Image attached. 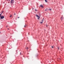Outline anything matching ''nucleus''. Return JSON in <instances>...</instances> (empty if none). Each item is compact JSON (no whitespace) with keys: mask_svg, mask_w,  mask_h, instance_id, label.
Returning <instances> with one entry per match:
<instances>
[{"mask_svg":"<svg viewBox=\"0 0 64 64\" xmlns=\"http://www.w3.org/2000/svg\"><path fill=\"white\" fill-rule=\"evenodd\" d=\"M49 10H51L52 9H50Z\"/></svg>","mask_w":64,"mask_h":64,"instance_id":"obj_12","label":"nucleus"},{"mask_svg":"<svg viewBox=\"0 0 64 64\" xmlns=\"http://www.w3.org/2000/svg\"><path fill=\"white\" fill-rule=\"evenodd\" d=\"M43 20H44V18H43Z\"/></svg>","mask_w":64,"mask_h":64,"instance_id":"obj_20","label":"nucleus"},{"mask_svg":"<svg viewBox=\"0 0 64 64\" xmlns=\"http://www.w3.org/2000/svg\"><path fill=\"white\" fill-rule=\"evenodd\" d=\"M26 26H24V27H25Z\"/></svg>","mask_w":64,"mask_h":64,"instance_id":"obj_17","label":"nucleus"},{"mask_svg":"<svg viewBox=\"0 0 64 64\" xmlns=\"http://www.w3.org/2000/svg\"><path fill=\"white\" fill-rule=\"evenodd\" d=\"M8 30H9V29H8Z\"/></svg>","mask_w":64,"mask_h":64,"instance_id":"obj_23","label":"nucleus"},{"mask_svg":"<svg viewBox=\"0 0 64 64\" xmlns=\"http://www.w3.org/2000/svg\"><path fill=\"white\" fill-rule=\"evenodd\" d=\"M47 8H46V10H45V11H46V10H47Z\"/></svg>","mask_w":64,"mask_h":64,"instance_id":"obj_14","label":"nucleus"},{"mask_svg":"<svg viewBox=\"0 0 64 64\" xmlns=\"http://www.w3.org/2000/svg\"><path fill=\"white\" fill-rule=\"evenodd\" d=\"M20 54H21V53H20Z\"/></svg>","mask_w":64,"mask_h":64,"instance_id":"obj_25","label":"nucleus"},{"mask_svg":"<svg viewBox=\"0 0 64 64\" xmlns=\"http://www.w3.org/2000/svg\"><path fill=\"white\" fill-rule=\"evenodd\" d=\"M1 15H2V14H0V17H1Z\"/></svg>","mask_w":64,"mask_h":64,"instance_id":"obj_11","label":"nucleus"},{"mask_svg":"<svg viewBox=\"0 0 64 64\" xmlns=\"http://www.w3.org/2000/svg\"><path fill=\"white\" fill-rule=\"evenodd\" d=\"M26 49H28V48H26Z\"/></svg>","mask_w":64,"mask_h":64,"instance_id":"obj_16","label":"nucleus"},{"mask_svg":"<svg viewBox=\"0 0 64 64\" xmlns=\"http://www.w3.org/2000/svg\"><path fill=\"white\" fill-rule=\"evenodd\" d=\"M40 6L42 7V8H43V5H41Z\"/></svg>","mask_w":64,"mask_h":64,"instance_id":"obj_5","label":"nucleus"},{"mask_svg":"<svg viewBox=\"0 0 64 64\" xmlns=\"http://www.w3.org/2000/svg\"><path fill=\"white\" fill-rule=\"evenodd\" d=\"M0 19H1V18H0Z\"/></svg>","mask_w":64,"mask_h":64,"instance_id":"obj_22","label":"nucleus"},{"mask_svg":"<svg viewBox=\"0 0 64 64\" xmlns=\"http://www.w3.org/2000/svg\"><path fill=\"white\" fill-rule=\"evenodd\" d=\"M44 0L46 2H47V0Z\"/></svg>","mask_w":64,"mask_h":64,"instance_id":"obj_7","label":"nucleus"},{"mask_svg":"<svg viewBox=\"0 0 64 64\" xmlns=\"http://www.w3.org/2000/svg\"><path fill=\"white\" fill-rule=\"evenodd\" d=\"M0 18H1V19H3L4 18V16H1L0 17Z\"/></svg>","mask_w":64,"mask_h":64,"instance_id":"obj_2","label":"nucleus"},{"mask_svg":"<svg viewBox=\"0 0 64 64\" xmlns=\"http://www.w3.org/2000/svg\"><path fill=\"white\" fill-rule=\"evenodd\" d=\"M3 12H4V11H3L2 12V13H3Z\"/></svg>","mask_w":64,"mask_h":64,"instance_id":"obj_13","label":"nucleus"},{"mask_svg":"<svg viewBox=\"0 0 64 64\" xmlns=\"http://www.w3.org/2000/svg\"><path fill=\"white\" fill-rule=\"evenodd\" d=\"M36 16L37 17L38 19H39L40 18V17L39 16H38V15H36Z\"/></svg>","mask_w":64,"mask_h":64,"instance_id":"obj_3","label":"nucleus"},{"mask_svg":"<svg viewBox=\"0 0 64 64\" xmlns=\"http://www.w3.org/2000/svg\"><path fill=\"white\" fill-rule=\"evenodd\" d=\"M52 48H53L54 47H53V46H52Z\"/></svg>","mask_w":64,"mask_h":64,"instance_id":"obj_10","label":"nucleus"},{"mask_svg":"<svg viewBox=\"0 0 64 64\" xmlns=\"http://www.w3.org/2000/svg\"><path fill=\"white\" fill-rule=\"evenodd\" d=\"M34 8H32V9H33Z\"/></svg>","mask_w":64,"mask_h":64,"instance_id":"obj_24","label":"nucleus"},{"mask_svg":"<svg viewBox=\"0 0 64 64\" xmlns=\"http://www.w3.org/2000/svg\"><path fill=\"white\" fill-rule=\"evenodd\" d=\"M43 21H44V20H42V22H40V23L41 24V23H43Z\"/></svg>","mask_w":64,"mask_h":64,"instance_id":"obj_4","label":"nucleus"},{"mask_svg":"<svg viewBox=\"0 0 64 64\" xmlns=\"http://www.w3.org/2000/svg\"><path fill=\"white\" fill-rule=\"evenodd\" d=\"M1 32H0V33Z\"/></svg>","mask_w":64,"mask_h":64,"instance_id":"obj_26","label":"nucleus"},{"mask_svg":"<svg viewBox=\"0 0 64 64\" xmlns=\"http://www.w3.org/2000/svg\"><path fill=\"white\" fill-rule=\"evenodd\" d=\"M35 10V11H37V10Z\"/></svg>","mask_w":64,"mask_h":64,"instance_id":"obj_15","label":"nucleus"},{"mask_svg":"<svg viewBox=\"0 0 64 64\" xmlns=\"http://www.w3.org/2000/svg\"><path fill=\"white\" fill-rule=\"evenodd\" d=\"M19 18V17H18V18Z\"/></svg>","mask_w":64,"mask_h":64,"instance_id":"obj_18","label":"nucleus"},{"mask_svg":"<svg viewBox=\"0 0 64 64\" xmlns=\"http://www.w3.org/2000/svg\"><path fill=\"white\" fill-rule=\"evenodd\" d=\"M58 50H59V47H58Z\"/></svg>","mask_w":64,"mask_h":64,"instance_id":"obj_8","label":"nucleus"},{"mask_svg":"<svg viewBox=\"0 0 64 64\" xmlns=\"http://www.w3.org/2000/svg\"><path fill=\"white\" fill-rule=\"evenodd\" d=\"M63 19V18L62 17H61V20H62V19Z\"/></svg>","mask_w":64,"mask_h":64,"instance_id":"obj_6","label":"nucleus"},{"mask_svg":"<svg viewBox=\"0 0 64 64\" xmlns=\"http://www.w3.org/2000/svg\"><path fill=\"white\" fill-rule=\"evenodd\" d=\"M14 0H12L11 1L10 3H11V4H13L14 3Z\"/></svg>","mask_w":64,"mask_h":64,"instance_id":"obj_1","label":"nucleus"},{"mask_svg":"<svg viewBox=\"0 0 64 64\" xmlns=\"http://www.w3.org/2000/svg\"><path fill=\"white\" fill-rule=\"evenodd\" d=\"M16 14H14V15H15Z\"/></svg>","mask_w":64,"mask_h":64,"instance_id":"obj_19","label":"nucleus"},{"mask_svg":"<svg viewBox=\"0 0 64 64\" xmlns=\"http://www.w3.org/2000/svg\"><path fill=\"white\" fill-rule=\"evenodd\" d=\"M10 0H8L9 1H10Z\"/></svg>","mask_w":64,"mask_h":64,"instance_id":"obj_21","label":"nucleus"},{"mask_svg":"<svg viewBox=\"0 0 64 64\" xmlns=\"http://www.w3.org/2000/svg\"><path fill=\"white\" fill-rule=\"evenodd\" d=\"M12 17V15H11L10 16V17Z\"/></svg>","mask_w":64,"mask_h":64,"instance_id":"obj_9","label":"nucleus"}]
</instances>
